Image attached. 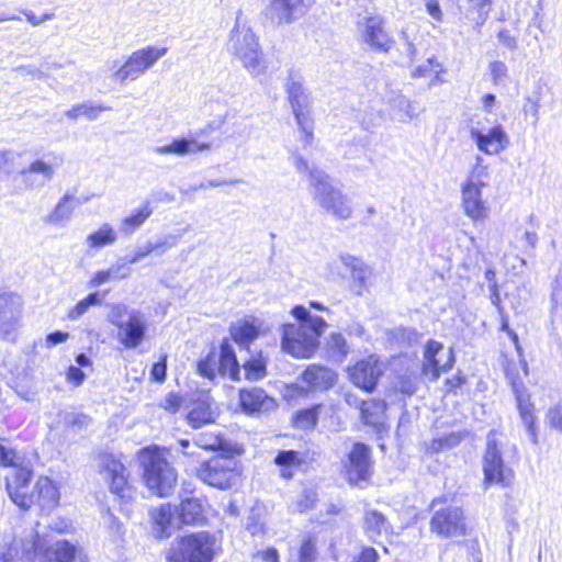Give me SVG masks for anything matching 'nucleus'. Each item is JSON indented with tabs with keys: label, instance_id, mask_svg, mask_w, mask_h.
<instances>
[{
	"label": "nucleus",
	"instance_id": "1",
	"mask_svg": "<svg viewBox=\"0 0 562 562\" xmlns=\"http://www.w3.org/2000/svg\"><path fill=\"white\" fill-rule=\"evenodd\" d=\"M290 314L297 323L282 326L281 347L294 358L310 359L319 346V338L327 328V323L321 316L311 315L303 305L293 306Z\"/></svg>",
	"mask_w": 562,
	"mask_h": 562
},
{
	"label": "nucleus",
	"instance_id": "2",
	"mask_svg": "<svg viewBox=\"0 0 562 562\" xmlns=\"http://www.w3.org/2000/svg\"><path fill=\"white\" fill-rule=\"evenodd\" d=\"M428 529L438 540L460 544L473 532L467 509L453 502L452 495L441 494L430 499Z\"/></svg>",
	"mask_w": 562,
	"mask_h": 562
},
{
	"label": "nucleus",
	"instance_id": "3",
	"mask_svg": "<svg viewBox=\"0 0 562 562\" xmlns=\"http://www.w3.org/2000/svg\"><path fill=\"white\" fill-rule=\"evenodd\" d=\"M169 453V448L158 445L143 447L137 452L142 481L159 498L171 496L178 483V472L168 458Z\"/></svg>",
	"mask_w": 562,
	"mask_h": 562
},
{
	"label": "nucleus",
	"instance_id": "4",
	"mask_svg": "<svg viewBox=\"0 0 562 562\" xmlns=\"http://www.w3.org/2000/svg\"><path fill=\"white\" fill-rule=\"evenodd\" d=\"M98 473L102 476L109 493L120 505L132 503L138 493L137 480L124 462L122 453L100 451L97 454Z\"/></svg>",
	"mask_w": 562,
	"mask_h": 562
},
{
	"label": "nucleus",
	"instance_id": "5",
	"mask_svg": "<svg viewBox=\"0 0 562 562\" xmlns=\"http://www.w3.org/2000/svg\"><path fill=\"white\" fill-rule=\"evenodd\" d=\"M221 552L215 533L196 530L178 536L165 552L166 562H214Z\"/></svg>",
	"mask_w": 562,
	"mask_h": 562
},
{
	"label": "nucleus",
	"instance_id": "6",
	"mask_svg": "<svg viewBox=\"0 0 562 562\" xmlns=\"http://www.w3.org/2000/svg\"><path fill=\"white\" fill-rule=\"evenodd\" d=\"M238 452H221L202 461L195 476L205 485L218 491L237 490L244 481L243 464L235 458Z\"/></svg>",
	"mask_w": 562,
	"mask_h": 562
},
{
	"label": "nucleus",
	"instance_id": "7",
	"mask_svg": "<svg viewBox=\"0 0 562 562\" xmlns=\"http://www.w3.org/2000/svg\"><path fill=\"white\" fill-rule=\"evenodd\" d=\"M504 372L514 392L516 408L525 430L531 443L539 445L537 409L530 394L524 387V378L528 375L527 363L522 359L519 361L505 360Z\"/></svg>",
	"mask_w": 562,
	"mask_h": 562
},
{
	"label": "nucleus",
	"instance_id": "8",
	"mask_svg": "<svg viewBox=\"0 0 562 562\" xmlns=\"http://www.w3.org/2000/svg\"><path fill=\"white\" fill-rule=\"evenodd\" d=\"M487 180V166L479 158L461 186L462 211L474 223L484 222L490 217V206L482 195V190L488 184Z\"/></svg>",
	"mask_w": 562,
	"mask_h": 562
},
{
	"label": "nucleus",
	"instance_id": "9",
	"mask_svg": "<svg viewBox=\"0 0 562 562\" xmlns=\"http://www.w3.org/2000/svg\"><path fill=\"white\" fill-rule=\"evenodd\" d=\"M196 373L209 381H214L217 375L227 376L234 382L240 381V364L228 337L223 338L218 347L213 345L198 360Z\"/></svg>",
	"mask_w": 562,
	"mask_h": 562
},
{
	"label": "nucleus",
	"instance_id": "10",
	"mask_svg": "<svg viewBox=\"0 0 562 562\" xmlns=\"http://www.w3.org/2000/svg\"><path fill=\"white\" fill-rule=\"evenodd\" d=\"M0 464L13 469L12 474L7 477L10 498L23 510H29L33 506L32 495L23 493L22 490L26 487V483L33 476L32 464H26L22 456L2 443H0Z\"/></svg>",
	"mask_w": 562,
	"mask_h": 562
},
{
	"label": "nucleus",
	"instance_id": "11",
	"mask_svg": "<svg viewBox=\"0 0 562 562\" xmlns=\"http://www.w3.org/2000/svg\"><path fill=\"white\" fill-rule=\"evenodd\" d=\"M496 430H491L487 435L485 450L482 457V471L484 488L493 485L501 487H509L514 480L515 473L512 468L507 467L502 456V446L495 439Z\"/></svg>",
	"mask_w": 562,
	"mask_h": 562
},
{
	"label": "nucleus",
	"instance_id": "12",
	"mask_svg": "<svg viewBox=\"0 0 562 562\" xmlns=\"http://www.w3.org/2000/svg\"><path fill=\"white\" fill-rule=\"evenodd\" d=\"M374 462L372 449L362 441L352 443L342 464V473L350 486L363 487L371 483Z\"/></svg>",
	"mask_w": 562,
	"mask_h": 562
},
{
	"label": "nucleus",
	"instance_id": "13",
	"mask_svg": "<svg viewBox=\"0 0 562 562\" xmlns=\"http://www.w3.org/2000/svg\"><path fill=\"white\" fill-rule=\"evenodd\" d=\"M385 369V361L379 355L370 353L349 364L346 374L355 387L371 394L378 389Z\"/></svg>",
	"mask_w": 562,
	"mask_h": 562
},
{
	"label": "nucleus",
	"instance_id": "14",
	"mask_svg": "<svg viewBox=\"0 0 562 562\" xmlns=\"http://www.w3.org/2000/svg\"><path fill=\"white\" fill-rule=\"evenodd\" d=\"M285 92L295 122L302 133V140L310 145L314 139V119L310 97L305 93L302 83L293 79L286 83Z\"/></svg>",
	"mask_w": 562,
	"mask_h": 562
},
{
	"label": "nucleus",
	"instance_id": "15",
	"mask_svg": "<svg viewBox=\"0 0 562 562\" xmlns=\"http://www.w3.org/2000/svg\"><path fill=\"white\" fill-rule=\"evenodd\" d=\"M167 47L146 46L133 52L115 70L114 78L120 82L139 78L160 57L166 55Z\"/></svg>",
	"mask_w": 562,
	"mask_h": 562
},
{
	"label": "nucleus",
	"instance_id": "16",
	"mask_svg": "<svg viewBox=\"0 0 562 562\" xmlns=\"http://www.w3.org/2000/svg\"><path fill=\"white\" fill-rule=\"evenodd\" d=\"M315 0H269L265 15L278 25L291 24L305 16Z\"/></svg>",
	"mask_w": 562,
	"mask_h": 562
},
{
	"label": "nucleus",
	"instance_id": "17",
	"mask_svg": "<svg viewBox=\"0 0 562 562\" xmlns=\"http://www.w3.org/2000/svg\"><path fill=\"white\" fill-rule=\"evenodd\" d=\"M442 350V342L435 339L427 340L424 346V361L420 371L429 381H437L442 373L450 371L454 367L456 355L452 348L449 349L446 361L440 364L437 356Z\"/></svg>",
	"mask_w": 562,
	"mask_h": 562
},
{
	"label": "nucleus",
	"instance_id": "18",
	"mask_svg": "<svg viewBox=\"0 0 562 562\" xmlns=\"http://www.w3.org/2000/svg\"><path fill=\"white\" fill-rule=\"evenodd\" d=\"M299 382L306 392H326L337 384L338 373L327 366L311 363L299 375Z\"/></svg>",
	"mask_w": 562,
	"mask_h": 562
},
{
	"label": "nucleus",
	"instance_id": "19",
	"mask_svg": "<svg viewBox=\"0 0 562 562\" xmlns=\"http://www.w3.org/2000/svg\"><path fill=\"white\" fill-rule=\"evenodd\" d=\"M362 41L375 50L387 53L394 46V38L386 29L382 15L373 14L364 18L361 32Z\"/></svg>",
	"mask_w": 562,
	"mask_h": 562
},
{
	"label": "nucleus",
	"instance_id": "20",
	"mask_svg": "<svg viewBox=\"0 0 562 562\" xmlns=\"http://www.w3.org/2000/svg\"><path fill=\"white\" fill-rule=\"evenodd\" d=\"M22 297L13 292L0 293V335L11 339L22 318Z\"/></svg>",
	"mask_w": 562,
	"mask_h": 562
},
{
	"label": "nucleus",
	"instance_id": "21",
	"mask_svg": "<svg viewBox=\"0 0 562 562\" xmlns=\"http://www.w3.org/2000/svg\"><path fill=\"white\" fill-rule=\"evenodd\" d=\"M313 461V456L310 452L295 449L278 450L273 458L279 476L284 481L293 480L299 471H305Z\"/></svg>",
	"mask_w": 562,
	"mask_h": 562
},
{
	"label": "nucleus",
	"instance_id": "22",
	"mask_svg": "<svg viewBox=\"0 0 562 562\" xmlns=\"http://www.w3.org/2000/svg\"><path fill=\"white\" fill-rule=\"evenodd\" d=\"M229 341L235 342L241 350L249 351L251 344L263 333L262 321L247 315L232 323L228 328Z\"/></svg>",
	"mask_w": 562,
	"mask_h": 562
},
{
	"label": "nucleus",
	"instance_id": "23",
	"mask_svg": "<svg viewBox=\"0 0 562 562\" xmlns=\"http://www.w3.org/2000/svg\"><path fill=\"white\" fill-rule=\"evenodd\" d=\"M387 408L385 400L380 397H369L358 403L359 419L364 426L371 427L380 434L387 430Z\"/></svg>",
	"mask_w": 562,
	"mask_h": 562
},
{
	"label": "nucleus",
	"instance_id": "24",
	"mask_svg": "<svg viewBox=\"0 0 562 562\" xmlns=\"http://www.w3.org/2000/svg\"><path fill=\"white\" fill-rule=\"evenodd\" d=\"M119 341L125 349H135L146 339L147 322L144 315L133 311L126 322L115 324Z\"/></svg>",
	"mask_w": 562,
	"mask_h": 562
},
{
	"label": "nucleus",
	"instance_id": "25",
	"mask_svg": "<svg viewBox=\"0 0 562 562\" xmlns=\"http://www.w3.org/2000/svg\"><path fill=\"white\" fill-rule=\"evenodd\" d=\"M177 509L178 528L196 527L207 522L209 505L205 498L195 496L182 498L177 505Z\"/></svg>",
	"mask_w": 562,
	"mask_h": 562
},
{
	"label": "nucleus",
	"instance_id": "26",
	"mask_svg": "<svg viewBox=\"0 0 562 562\" xmlns=\"http://www.w3.org/2000/svg\"><path fill=\"white\" fill-rule=\"evenodd\" d=\"M314 186L319 188V204L322 207L339 220H348L351 216L352 209L338 189L329 186L324 180L316 181Z\"/></svg>",
	"mask_w": 562,
	"mask_h": 562
},
{
	"label": "nucleus",
	"instance_id": "27",
	"mask_svg": "<svg viewBox=\"0 0 562 562\" xmlns=\"http://www.w3.org/2000/svg\"><path fill=\"white\" fill-rule=\"evenodd\" d=\"M150 521L158 538H168L178 528L177 505L164 503L150 510Z\"/></svg>",
	"mask_w": 562,
	"mask_h": 562
},
{
	"label": "nucleus",
	"instance_id": "28",
	"mask_svg": "<svg viewBox=\"0 0 562 562\" xmlns=\"http://www.w3.org/2000/svg\"><path fill=\"white\" fill-rule=\"evenodd\" d=\"M273 403V398L262 387H243L238 391V406L248 415L267 411Z\"/></svg>",
	"mask_w": 562,
	"mask_h": 562
},
{
	"label": "nucleus",
	"instance_id": "29",
	"mask_svg": "<svg viewBox=\"0 0 562 562\" xmlns=\"http://www.w3.org/2000/svg\"><path fill=\"white\" fill-rule=\"evenodd\" d=\"M236 55L250 72L259 74L263 69V57L256 34L248 33L244 36V43L236 48Z\"/></svg>",
	"mask_w": 562,
	"mask_h": 562
},
{
	"label": "nucleus",
	"instance_id": "30",
	"mask_svg": "<svg viewBox=\"0 0 562 562\" xmlns=\"http://www.w3.org/2000/svg\"><path fill=\"white\" fill-rule=\"evenodd\" d=\"M472 138L475 140L477 148L486 155L501 153L508 143L506 133L501 125L493 126L486 134L473 131Z\"/></svg>",
	"mask_w": 562,
	"mask_h": 562
},
{
	"label": "nucleus",
	"instance_id": "31",
	"mask_svg": "<svg viewBox=\"0 0 562 562\" xmlns=\"http://www.w3.org/2000/svg\"><path fill=\"white\" fill-rule=\"evenodd\" d=\"M218 413L207 398H196L186 415L188 425L193 429L214 424Z\"/></svg>",
	"mask_w": 562,
	"mask_h": 562
},
{
	"label": "nucleus",
	"instance_id": "32",
	"mask_svg": "<svg viewBox=\"0 0 562 562\" xmlns=\"http://www.w3.org/2000/svg\"><path fill=\"white\" fill-rule=\"evenodd\" d=\"M447 69L443 64L439 60L438 56L432 55L426 59V61L411 72V77L414 79H428L429 86H435L445 82V75Z\"/></svg>",
	"mask_w": 562,
	"mask_h": 562
},
{
	"label": "nucleus",
	"instance_id": "33",
	"mask_svg": "<svg viewBox=\"0 0 562 562\" xmlns=\"http://www.w3.org/2000/svg\"><path fill=\"white\" fill-rule=\"evenodd\" d=\"M211 142H198L196 139L175 138L169 144L157 147L155 150L161 155L184 156L190 153L209 150Z\"/></svg>",
	"mask_w": 562,
	"mask_h": 562
},
{
	"label": "nucleus",
	"instance_id": "34",
	"mask_svg": "<svg viewBox=\"0 0 562 562\" xmlns=\"http://www.w3.org/2000/svg\"><path fill=\"white\" fill-rule=\"evenodd\" d=\"M322 409V403H315L310 406L297 409L291 416L292 428L305 432L314 430L318 424Z\"/></svg>",
	"mask_w": 562,
	"mask_h": 562
},
{
	"label": "nucleus",
	"instance_id": "35",
	"mask_svg": "<svg viewBox=\"0 0 562 562\" xmlns=\"http://www.w3.org/2000/svg\"><path fill=\"white\" fill-rule=\"evenodd\" d=\"M195 445L209 452H238V448L233 446L221 432H201L195 439Z\"/></svg>",
	"mask_w": 562,
	"mask_h": 562
},
{
	"label": "nucleus",
	"instance_id": "36",
	"mask_svg": "<svg viewBox=\"0 0 562 562\" xmlns=\"http://www.w3.org/2000/svg\"><path fill=\"white\" fill-rule=\"evenodd\" d=\"M241 367L245 372L244 379L246 381H260L268 374V357L262 350H258L250 355V357L243 362Z\"/></svg>",
	"mask_w": 562,
	"mask_h": 562
},
{
	"label": "nucleus",
	"instance_id": "37",
	"mask_svg": "<svg viewBox=\"0 0 562 562\" xmlns=\"http://www.w3.org/2000/svg\"><path fill=\"white\" fill-rule=\"evenodd\" d=\"M78 553L77 547L68 540L56 541L43 553L44 562H74Z\"/></svg>",
	"mask_w": 562,
	"mask_h": 562
},
{
	"label": "nucleus",
	"instance_id": "38",
	"mask_svg": "<svg viewBox=\"0 0 562 562\" xmlns=\"http://www.w3.org/2000/svg\"><path fill=\"white\" fill-rule=\"evenodd\" d=\"M60 493L57 484L48 477L37 480V505L42 509H50L59 504Z\"/></svg>",
	"mask_w": 562,
	"mask_h": 562
},
{
	"label": "nucleus",
	"instance_id": "39",
	"mask_svg": "<svg viewBox=\"0 0 562 562\" xmlns=\"http://www.w3.org/2000/svg\"><path fill=\"white\" fill-rule=\"evenodd\" d=\"M391 529V525L386 516L376 510L368 509L363 515V531L369 537H379Z\"/></svg>",
	"mask_w": 562,
	"mask_h": 562
},
{
	"label": "nucleus",
	"instance_id": "40",
	"mask_svg": "<svg viewBox=\"0 0 562 562\" xmlns=\"http://www.w3.org/2000/svg\"><path fill=\"white\" fill-rule=\"evenodd\" d=\"M153 209L150 201H145L143 204L133 211L130 215L125 216L121 221V231L125 235L134 233L139 228L151 215Z\"/></svg>",
	"mask_w": 562,
	"mask_h": 562
},
{
	"label": "nucleus",
	"instance_id": "41",
	"mask_svg": "<svg viewBox=\"0 0 562 562\" xmlns=\"http://www.w3.org/2000/svg\"><path fill=\"white\" fill-rule=\"evenodd\" d=\"M116 239L117 234L115 229L110 224L104 223L87 236L86 243L90 249H100L113 245Z\"/></svg>",
	"mask_w": 562,
	"mask_h": 562
},
{
	"label": "nucleus",
	"instance_id": "42",
	"mask_svg": "<svg viewBox=\"0 0 562 562\" xmlns=\"http://www.w3.org/2000/svg\"><path fill=\"white\" fill-rule=\"evenodd\" d=\"M9 155L14 156L13 161L10 162L9 169L10 175L20 173L21 176H25L26 171L30 173L35 172V159L31 151L18 153L13 150H8Z\"/></svg>",
	"mask_w": 562,
	"mask_h": 562
},
{
	"label": "nucleus",
	"instance_id": "43",
	"mask_svg": "<svg viewBox=\"0 0 562 562\" xmlns=\"http://www.w3.org/2000/svg\"><path fill=\"white\" fill-rule=\"evenodd\" d=\"M109 110L108 106L101 104H94L91 102H83L71 106L66 115L68 119L77 120L79 117H87L88 120H94L100 112Z\"/></svg>",
	"mask_w": 562,
	"mask_h": 562
},
{
	"label": "nucleus",
	"instance_id": "44",
	"mask_svg": "<svg viewBox=\"0 0 562 562\" xmlns=\"http://www.w3.org/2000/svg\"><path fill=\"white\" fill-rule=\"evenodd\" d=\"M315 535H306L299 547L297 561L299 562H316L318 559V543Z\"/></svg>",
	"mask_w": 562,
	"mask_h": 562
},
{
	"label": "nucleus",
	"instance_id": "45",
	"mask_svg": "<svg viewBox=\"0 0 562 562\" xmlns=\"http://www.w3.org/2000/svg\"><path fill=\"white\" fill-rule=\"evenodd\" d=\"M418 389L417 376L414 372L403 373L395 376L394 391L406 397H411Z\"/></svg>",
	"mask_w": 562,
	"mask_h": 562
},
{
	"label": "nucleus",
	"instance_id": "46",
	"mask_svg": "<svg viewBox=\"0 0 562 562\" xmlns=\"http://www.w3.org/2000/svg\"><path fill=\"white\" fill-rule=\"evenodd\" d=\"M102 297L99 293H90L82 300L78 301L70 310L67 312V318L75 321L82 316L90 306L101 304Z\"/></svg>",
	"mask_w": 562,
	"mask_h": 562
},
{
	"label": "nucleus",
	"instance_id": "47",
	"mask_svg": "<svg viewBox=\"0 0 562 562\" xmlns=\"http://www.w3.org/2000/svg\"><path fill=\"white\" fill-rule=\"evenodd\" d=\"M327 351L333 357H345L348 353V344L341 333H333L326 341Z\"/></svg>",
	"mask_w": 562,
	"mask_h": 562
},
{
	"label": "nucleus",
	"instance_id": "48",
	"mask_svg": "<svg viewBox=\"0 0 562 562\" xmlns=\"http://www.w3.org/2000/svg\"><path fill=\"white\" fill-rule=\"evenodd\" d=\"M15 392L26 401L33 400V379L27 373H19L15 379Z\"/></svg>",
	"mask_w": 562,
	"mask_h": 562
},
{
	"label": "nucleus",
	"instance_id": "49",
	"mask_svg": "<svg viewBox=\"0 0 562 562\" xmlns=\"http://www.w3.org/2000/svg\"><path fill=\"white\" fill-rule=\"evenodd\" d=\"M183 396L178 392H169L165 396L164 401L159 403V407L166 413L173 415L177 414L183 405Z\"/></svg>",
	"mask_w": 562,
	"mask_h": 562
},
{
	"label": "nucleus",
	"instance_id": "50",
	"mask_svg": "<svg viewBox=\"0 0 562 562\" xmlns=\"http://www.w3.org/2000/svg\"><path fill=\"white\" fill-rule=\"evenodd\" d=\"M469 10L475 12L479 18V25H482L492 10L493 0H468Z\"/></svg>",
	"mask_w": 562,
	"mask_h": 562
},
{
	"label": "nucleus",
	"instance_id": "51",
	"mask_svg": "<svg viewBox=\"0 0 562 562\" xmlns=\"http://www.w3.org/2000/svg\"><path fill=\"white\" fill-rule=\"evenodd\" d=\"M167 355H161L159 360L151 364L149 376L150 380L157 383H164L167 378Z\"/></svg>",
	"mask_w": 562,
	"mask_h": 562
},
{
	"label": "nucleus",
	"instance_id": "52",
	"mask_svg": "<svg viewBox=\"0 0 562 562\" xmlns=\"http://www.w3.org/2000/svg\"><path fill=\"white\" fill-rule=\"evenodd\" d=\"M465 383V375L461 371H457L451 378L445 380V394L457 395Z\"/></svg>",
	"mask_w": 562,
	"mask_h": 562
},
{
	"label": "nucleus",
	"instance_id": "53",
	"mask_svg": "<svg viewBox=\"0 0 562 562\" xmlns=\"http://www.w3.org/2000/svg\"><path fill=\"white\" fill-rule=\"evenodd\" d=\"M72 199L74 198L68 194L64 195L60 199V201L57 203L50 215L54 218V221L66 220L72 214L74 207L71 205H68V202Z\"/></svg>",
	"mask_w": 562,
	"mask_h": 562
},
{
	"label": "nucleus",
	"instance_id": "54",
	"mask_svg": "<svg viewBox=\"0 0 562 562\" xmlns=\"http://www.w3.org/2000/svg\"><path fill=\"white\" fill-rule=\"evenodd\" d=\"M317 499L318 497L316 491H304L300 498L296 501V508L300 513H305L314 508Z\"/></svg>",
	"mask_w": 562,
	"mask_h": 562
},
{
	"label": "nucleus",
	"instance_id": "55",
	"mask_svg": "<svg viewBox=\"0 0 562 562\" xmlns=\"http://www.w3.org/2000/svg\"><path fill=\"white\" fill-rule=\"evenodd\" d=\"M548 425L562 432V404L551 406L547 412Z\"/></svg>",
	"mask_w": 562,
	"mask_h": 562
},
{
	"label": "nucleus",
	"instance_id": "56",
	"mask_svg": "<svg viewBox=\"0 0 562 562\" xmlns=\"http://www.w3.org/2000/svg\"><path fill=\"white\" fill-rule=\"evenodd\" d=\"M23 562H35V535H30L21 542Z\"/></svg>",
	"mask_w": 562,
	"mask_h": 562
},
{
	"label": "nucleus",
	"instance_id": "57",
	"mask_svg": "<svg viewBox=\"0 0 562 562\" xmlns=\"http://www.w3.org/2000/svg\"><path fill=\"white\" fill-rule=\"evenodd\" d=\"M59 165L60 160L57 157H53V159L48 161H45L44 159L37 160V172L42 173L44 178L50 179Z\"/></svg>",
	"mask_w": 562,
	"mask_h": 562
},
{
	"label": "nucleus",
	"instance_id": "58",
	"mask_svg": "<svg viewBox=\"0 0 562 562\" xmlns=\"http://www.w3.org/2000/svg\"><path fill=\"white\" fill-rule=\"evenodd\" d=\"M488 68L493 83L495 85L507 76V67L504 61L494 60L490 64Z\"/></svg>",
	"mask_w": 562,
	"mask_h": 562
},
{
	"label": "nucleus",
	"instance_id": "59",
	"mask_svg": "<svg viewBox=\"0 0 562 562\" xmlns=\"http://www.w3.org/2000/svg\"><path fill=\"white\" fill-rule=\"evenodd\" d=\"M379 553L373 547H363L351 562H378Z\"/></svg>",
	"mask_w": 562,
	"mask_h": 562
},
{
	"label": "nucleus",
	"instance_id": "60",
	"mask_svg": "<svg viewBox=\"0 0 562 562\" xmlns=\"http://www.w3.org/2000/svg\"><path fill=\"white\" fill-rule=\"evenodd\" d=\"M446 449H452L461 443L464 439V434L461 431H452L439 437Z\"/></svg>",
	"mask_w": 562,
	"mask_h": 562
},
{
	"label": "nucleus",
	"instance_id": "61",
	"mask_svg": "<svg viewBox=\"0 0 562 562\" xmlns=\"http://www.w3.org/2000/svg\"><path fill=\"white\" fill-rule=\"evenodd\" d=\"M86 374L83 371L75 366L68 367L66 370V380L72 385V386H79L85 381Z\"/></svg>",
	"mask_w": 562,
	"mask_h": 562
},
{
	"label": "nucleus",
	"instance_id": "62",
	"mask_svg": "<svg viewBox=\"0 0 562 562\" xmlns=\"http://www.w3.org/2000/svg\"><path fill=\"white\" fill-rule=\"evenodd\" d=\"M427 13L437 22H441L443 13L439 0H425Z\"/></svg>",
	"mask_w": 562,
	"mask_h": 562
},
{
	"label": "nucleus",
	"instance_id": "63",
	"mask_svg": "<svg viewBox=\"0 0 562 562\" xmlns=\"http://www.w3.org/2000/svg\"><path fill=\"white\" fill-rule=\"evenodd\" d=\"M256 558H259L263 562H280V555L276 548L270 547L265 550L258 551L255 554Z\"/></svg>",
	"mask_w": 562,
	"mask_h": 562
},
{
	"label": "nucleus",
	"instance_id": "64",
	"mask_svg": "<svg viewBox=\"0 0 562 562\" xmlns=\"http://www.w3.org/2000/svg\"><path fill=\"white\" fill-rule=\"evenodd\" d=\"M69 338V334L65 331H54L47 335L46 345L48 347L55 346L57 344L65 342Z\"/></svg>",
	"mask_w": 562,
	"mask_h": 562
}]
</instances>
